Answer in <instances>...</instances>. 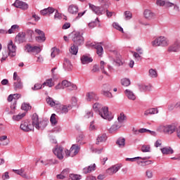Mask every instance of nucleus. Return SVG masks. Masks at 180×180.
I'll list each match as a JSON object with an SVG mask.
<instances>
[{"label":"nucleus","mask_w":180,"mask_h":180,"mask_svg":"<svg viewBox=\"0 0 180 180\" xmlns=\"http://www.w3.org/2000/svg\"><path fill=\"white\" fill-rule=\"evenodd\" d=\"M46 103L51 108H59L58 112L60 113L67 115L70 110L72 109V105H60L59 101H54V99L49 97L46 98Z\"/></svg>","instance_id":"1"},{"label":"nucleus","mask_w":180,"mask_h":180,"mask_svg":"<svg viewBox=\"0 0 180 180\" xmlns=\"http://www.w3.org/2000/svg\"><path fill=\"white\" fill-rule=\"evenodd\" d=\"M32 126L33 127H35L37 130H44L45 127H47L49 123V122L44 120L39 121V115L36 113L32 115Z\"/></svg>","instance_id":"2"},{"label":"nucleus","mask_w":180,"mask_h":180,"mask_svg":"<svg viewBox=\"0 0 180 180\" xmlns=\"http://www.w3.org/2000/svg\"><path fill=\"white\" fill-rule=\"evenodd\" d=\"M8 51H4L3 52V57L1 58V62L5 61L6 58H8V56H10V57H15L16 56V46L13 44V41H10V42L8 44Z\"/></svg>","instance_id":"3"},{"label":"nucleus","mask_w":180,"mask_h":180,"mask_svg":"<svg viewBox=\"0 0 180 180\" xmlns=\"http://www.w3.org/2000/svg\"><path fill=\"white\" fill-rule=\"evenodd\" d=\"M152 46L153 47H167L169 46V40L165 37H159L152 41Z\"/></svg>","instance_id":"4"},{"label":"nucleus","mask_w":180,"mask_h":180,"mask_svg":"<svg viewBox=\"0 0 180 180\" xmlns=\"http://www.w3.org/2000/svg\"><path fill=\"white\" fill-rule=\"evenodd\" d=\"M99 116L105 120H113V114L112 112H109V108L106 106H103L101 109L98 112Z\"/></svg>","instance_id":"5"},{"label":"nucleus","mask_w":180,"mask_h":180,"mask_svg":"<svg viewBox=\"0 0 180 180\" xmlns=\"http://www.w3.org/2000/svg\"><path fill=\"white\" fill-rule=\"evenodd\" d=\"M72 40L76 46H81L82 44H84V37H82V34L79 32H73Z\"/></svg>","instance_id":"6"},{"label":"nucleus","mask_w":180,"mask_h":180,"mask_svg":"<svg viewBox=\"0 0 180 180\" xmlns=\"http://www.w3.org/2000/svg\"><path fill=\"white\" fill-rule=\"evenodd\" d=\"M79 146L74 144L70 148V150H65V153L67 157H75L78 153H79Z\"/></svg>","instance_id":"7"},{"label":"nucleus","mask_w":180,"mask_h":180,"mask_svg":"<svg viewBox=\"0 0 180 180\" xmlns=\"http://www.w3.org/2000/svg\"><path fill=\"white\" fill-rule=\"evenodd\" d=\"M132 133L135 136H139L140 134H143V133H148L149 134H151V136H157V133L155 131L147 129L146 128H141L139 129L133 128Z\"/></svg>","instance_id":"8"},{"label":"nucleus","mask_w":180,"mask_h":180,"mask_svg":"<svg viewBox=\"0 0 180 180\" xmlns=\"http://www.w3.org/2000/svg\"><path fill=\"white\" fill-rule=\"evenodd\" d=\"M160 130L165 134H172L176 130V127L174 124L161 126Z\"/></svg>","instance_id":"9"},{"label":"nucleus","mask_w":180,"mask_h":180,"mask_svg":"<svg viewBox=\"0 0 180 180\" xmlns=\"http://www.w3.org/2000/svg\"><path fill=\"white\" fill-rule=\"evenodd\" d=\"M86 46V47H94L96 49L98 56H101L103 53V47L99 44L87 42Z\"/></svg>","instance_id":"10"},{"label":"nucleus","mask_w":180,"mask_h":180,"mask_svg":"<svg viewBox=\"0 0 180 180\" xmlns=\"http://www.w3.org/2000/svg\"><path fill=\"white\" fill-rule=\"evenodd\" d=\"M53 153L55 155H56L58 160H63V158H64V153H65V150H64V148L62 146H56L53 150Z\"/></svg>","instance_id":"11"},{"label":"nucleus","mask_w":180,"mask_h":180,"mask_svg":"<svg viewBox=\"0 0 180 180\" xmlns=\"http://www.w3.org/2000/svg\"><path fill=\"white\" fill-rule=\"evenodd\" d=\"M180 49V41L179 39H176L173 44L170 45L167 48L168 53H177Z\"/></svg>","instance_id":"12"},{"label":"nucleus","mask_w":180,"mask_h":180,"mask_svg":"<svg viewBox=\"0 0 180 180\" xmlns=\"http://www.w3.org/2000/svg\"><path fill=\"white\" fill-rule=\"evenodd\" d=\"M89 9L96 13V15L101 16V15H103V13H105V10L102 7L96 6L94 4H91V3L89 4Z\"/></svg>","instance_id":"13"},{"label":"nucleus","mask_w":180,"mask_h":180,"mask_svg":"<svg viewBox=\"0 0 180 180\" xmlns=\"http://www.w3.org/2000/svg\"><path fill=\"white\" fill-rule=\"evenodd\" d=\"M35 33H37V34H39V36L35 37L36 41H37L38 43H44V41H46V34H44V32L39 29H36Z\"/></svg>","instance_id":"14"},{"label":"nucleus","mask_w":180,"mask_h":180,"mask_svg":"<svg viewBox=\"0 0 180 180\" xmlns=\"http://www.w3.org/2000/svg\"><path fill=\"white\" fill-rule=\"evenodd\" d=\"M13 5L15 8H18L19 9H22V11H27V9H29V4H27V3L25 1H22L20 0H15Z\"/></svg>","instance_id":"15"},{"label":"nucleus","mask_w":180,"mask_h":180,"mask_svg":"<svg viewBox=\"0 0 180 180\" xmlns=\"http://www.w3.org/2000/svg\"><path fill=\"white\" fill-rule=\"evenodd\" d=\"M143 15L147 20H153V19H155L156 16L155 13L153 12L150 9L144 10Z\"/></svg>","instance_id":"16"},{"label":"nucleus","mask_w":180,"mask_h":180,"mask_svg":"<svg viewBox=\"0 0 180 180\" xmlns=\"http://www.w3.org/2000/svg\"><path fill=\"white\" fill-rule=\"evenodd\" d=\"M120 168H122V165H115L106 170V174L108 175H114Z\"/></svg>","instance_id":"17"},{"label":"nucleus","mask_w":180,"mask_h":180,"mask_svg":"<svg viewBox=\"0 0 180 180\" xmlns=\"http://www.w3.org/2000/svg\"><path fill=\"white\" fill-rule=\"evenodd\" d=\"M33 127V124H29L27 121L22 122L20 124V129L23 131H32Z\"/></svg>","instance_id":"18"},{"label":"nucleus","mask_w":180,"mask_h":180,"mask_svg":"<svg viewBox=\"0 0 180 180\" xmlns=\"http://www.w3.org/2000/svg\"><path fill=\"white\" fill-rule=\"evenodd\" d=\"M54 12H56V8L53 7H49L47 8L41 10L40 14L42 15V16H50V15H52V13H54Z\"/></svg>","instance_id":"19"},{"label":"nucleus","mask_w":180,"mask_h":180,"mask_svg":"<svg viewBox=\"0 0 180 180\" xmlns=\"http://www.w3.org/2000/svg\"><path fill=\"white\" fill-rule=\"evenodd\" d=\"M15 41L18 44L25 43L26 41V34L25 32H20L15 37Z\"/></svg>","instance_id":"20"},{"label":"nucleus","mask_w":180,"mask_h":180,"mask_svg":"<svg viewBox=\"0 0 180 180\" xmlns=\"http://www.w3.org/2000/svg\"><path fill=\"white\" fill-rule=\"evenodd\" d=\"M15 174L18 175H20L22 178H25V179H33L32 176H27V174L25 172V169L22 168L20 169H16L13 170Z\"/></svg>","instance_id":"21"},{"label":"nucleus","mask_w":180,"mask_h":180,"mask_svg":"<svg viewBox=\"0 0 180 180\" xmlns=\"http://www.w3.org/2000/svg\"><path fill=\"white\" fill-rule=\"evenodd\" d=\"M86 100L89 101V102H91V101H98L99 100V97L94 91H90V92L86 93Z\"/></svg>","instance_id":"22"},{"label":"nucleus","mask_w":180,"mask_h":180,"mask_svg":"<svg viewBox=\"0 0 180 180\" xmlns=\"http://www.w3.org/2000/svg\"><path fill=\"white\" fill-rule=\"evenodd\" d=\"M80 61L82 64H89V63H92L94 61V59L89 56V55H83L80 58Z\"/></svg>","instance_id":"23"},{"label":"nucleus","mask_w":180,"mask_h":180,"mask_svg":"<svg viewBox=\"0 0 180 180\" xmlns=\"http://www.w3.org/2000/svg\"><path fill=\"white\" fill-rule=\"evenodd\" d=\"M78 6L75 4L70 5L68 8V12H69V13H70L71 15H77V13H78Z\"/></svg>","instance_id":"24"},{"label":"nucleus","mask_w":180,"mask_h":180,"mask_svg":"<svg viewBox=\"0 0 180 180\" xmlns=\"http://www.w3.org/2000/svg\"><path fill=\"white\" fill-rule=\"evenodd\" d=\"M108 139V136H106V134H99L96 141V144L99 145L101 143H105Z\"/></svg>","instance_id":"25"},{"label":"nucleus","mask_w":180,"mask_h":180,"mask_svg":"<svg viewBox=\"0 0 180 180\" xmlns=\"http://www.w3.org/2000/svg\"><path fill=\"white\" fill-rule=\"evenodd\" d=\"M63 68L65 71H72V64L68 59H65L63 62Z\"/></svg>","instance_id":"26"},{"label":"nucleus","mask_w":180,"mask_h":180,"mask_svg":"<svg viewBox=\"0 0 180 180\" xmlns=\"http://www.w3.org/2000/svg\"><path fill=\"white\" fill-rule=\"evenodd\" d=\"M160 150L162 152V154H163L164 155H168L169 154H174V149H172V148H171L169 146L161 148Z\"/></svg>","instance_id":"27"},{"label":"nucleus","mask_w":180,"mask_h":180,"mask_svg":"<svg viewBox=\"0 0 180 180\" xmlns=\"http://www.w3.org/2000/svg\"><path fill=\"white\" fill-rule=\"evenodd\" d=\"M9 144V139L8 136L3 135L0 136V146H8Z\"/></svg>","instance_id":"28"},{"label":"nucleus","mask_w":180,"mask_h":180,"mask_svg":"<svg viewBox=\"0 0 180 180\" xmlns=\"http://www.w3.org/2000/svg\"><path fill=\"white\" fill-rule=\"evenodd\" d=\"M19 30H20V27L15 24L11 26V27L8 30V33H9V34H12V33H18Z\"/></svg>","instance_id":"29"},{"label":"nucleus","mask_w":180,"mask_h":180,"mask_svg":"<svg viewBox=\"0 0 180 180\" xmlns=\"http://www.w3.org/2000/svg\"><path fill=\"white\" fill-rule=\"evenodd\" d=\"M125 94L127 96L128 99H130L131 101H136V95L133 91L126 89L125 90Z\"/></svg>","instance_id":"30"},{"label":"nucleus","mask_w":180,"mask_h":180,"mask_svg":"<svg viewBox=\"0 0 180 180\" xmlns=\"http://www.w3.org/2000/svg\"><path fill=\"white\" fill-rule=\"evenodd\" d=\"M145 178L146 179H153L154 178V171L151 169H148L145 172Z\"/></svg>","instance_id":"31"},{"label":"nucleus","mask_w":180,"mask_h":180,"mask_svg":"<svg viewBox=\"0 0 180 180\" xmlns=\"http://www.w3.org/2000/svg\"><path fill=\"white\" fill-rule=\"evenodd\" d=\"M122 127V125H120L117 123L114 124L111 126V127L108 129L109 133H115V131H117L119 129Z\"/></svg>","instance_id":"32"},{"label":"nucleus","mask_w":180,"mask_h":180,"mask_svg":"<svg viewBox=\"0 0 180 180\" xmlns=\"http://www.w3.org/2000/svg\"><path fill=\"white\" fill-rule=\"evenodd\" d=\"M43 88L44 86H49V88H52V86H54V82H53V79H46L43 84H42Z\"/></svg>","instance_id":"33"},{"label":"nucleus","mask_w":180,"mask_h":180,"mask_svg":"<svg viewBox=\"0 0 180 180\" xmlns=\"http://www.w3.org/2000/svg\"><path fill=\"white\" fill-rule=\"evenodd\" d=\"M96 165L95 164L89 166L88 167H85L83 169L84 174H89V172H92V171H95Z\"/></svg>","instance_id":"34"},{"label":"nucleus","mask_w":180,"mask_h":180,"mask_svg":"<svg viewBox=\"0 0 180 180\" xmlns=\"http://www.w3.org/2000/svg\"><path fill=\"white\" fill-rule=\"evenodd\" d=\"M157 113H158V109L150 108L145 111L144 115L145 116H148V115H157Z\"/></svg>","instance_id":"35"},{"label":"nucleus","mask_w":180,"mask_h":180,"mask_svg":"<svg viewBox=\"0 0 180 180\" xmlns=\"http://www.w3.org/2000/svg\"><path fill=\"white\" fill-rule=\"evenodd\" d=\"M13 87L15 91H18V89H22V88H23V84L22 83V80L15 82L13 83Z\"/></svg>","instance_id":"36"},{"label":"nucleus","mask_w":180,"mask_h":180,"mask_svg":"<svg viewBox=\"0 0 180 180\" xmlns=\"http://www.w3.org/2000/svg\"><path fill=\"white\" fill-rule=\"evenodd\" d=\"M105 67H106V63H105L103 60H101L100 62V69L101 70L103 74H105L108 77H110L109 73L105 70Z\"/></svg>","instance_id":"37"},{"label":"nucleus","mask_w":180,"mask_h":180,"mask_svg":"<svg viewBox=\"0 0 180 180\" xmlns=\"http://www.w3.org/2000/svg\"><path fill=\"white\" fill-rule=\"evenodd\" d=\"M141 150L142 153H151V146L144 144L141 146Z\"/></svg>","instance_id":"38"},{"label":"nucleus","mask_w":180,"mask_h":180,"mask_svg":"<svg viewBox=\"0 0 180 180\" xmlns=\"http://www.w3.org/2000/svg\"><path fill=\"white\" fill-rule=\"evenodd\" d=\"M70 54H72L73 56H77L78 53V45L73 44L70 49Z\"/></svg>","instance_id":"39"},{"label":"nucleus","mask_w":180,"mask_h":180,"mask_svg":"<svg viewBox=\"0 0 180 180\" xmlns=\"http://www.w3.org/2000/svg\"><path fill=\"white\" fill-rule=\"evenodd\" d=\"M149 77L150 78H157L158 77V72L155 69H150L148 71Z\"/></svg>","instance_id":"40"},{"label":"nucleus","mask_w":180,"mask_h":180,"mask_svg":"<svg viewBox=\"0 0 180 180\" xmlns=\"http://www.w3.org/2000/svg\"><path fill=\"white\" fill-rule=\"evenodd\" d=\"M150 157H144V158L136 157V158H127L125 159V161H131V162H134L136 160H150Z\"/></svg>","instance_id":"41"},{"label":"nucleus","mask_w":180,"mask_h":180,"mask_svg":"<svg viewBox=\"0 0 180 180\" xmlns=\"http://www.w3.org/2000/svg\"><path fill=\"white\" fill-rule=\"evenodd\" d=\"M124 16L125 20H130V19L133 18V14L131 13V11H126L124 12Z\"/></svg>","instance_id":"42"},{"label":"nucleus","mask_w":180,"mask_h":180,"mask_svg":"<svg viewBox=\"0 0 180 180\" xmlns=\"http://www.w3.org/2000/svg\"><path fill=\"white\" fill-rule=\"evenodd\" d=\"M125 141H126V139H124V138H119L117 140L116 143L117 144V146H119V147L122 148L124 146Z\"/></svg>","instance_id":"43"},{"label":"nucleus","mask_w":180,"mask_h":180,"mask_svg":"<svg viewBox=\"0 0 180 180\" xmlns=\"http://www.w3.org/2000/svg\"><path fill=\"white\" fill-rule=\"evenodd\" d=\"M102 108H103V106H102V104H101L99 103H95L93 105V109L95 112H99V110H101L102 109Z\"/></svg>","instance_id":"44"},{"label":"nucleus","mask_w":180,"mask_h":180,"mask_svg":"<svg viewBox=\"0 0 180 180\" xmlns=\"http://www.w3.org/2000/svg\"><path fill=\"white\" fill-rule=\"evenodd\" d=\"M25 116H26L25 113H22V114L20 113L17 115H13V120H15L16 122H18V120L23 119V117H25Z\"/></svg>","instance_id":"45"},{"label":"nucleus","mask_w":180,"mask_h":180,"mask_svg":"<svg viewBox=\"0 0 180 180\" xmlns=\"http://www.w3.org/2000/svg\"><path fill=\"white\" fill-rule=\"evenodd\" d=\"M130 84H131L130 79L123 78L121 79V84L123 86H129V85H130Z\"/></svg>","instance_id":"46"},{"label":"nucleus","mask_w":180,"mask_h":180,"mask_svg":"<svg viewBox=\"0 0 180 180\" xmlns=\"http://www.w3.org/2000/svg\"><path fill=\"white\" fill-rule=\"evenodd\" d=\"M126 119L127 117L123 112H121L117 117V120L120 123H123L126 120Z\"/></svg>","instance_id":"47"},{"label":"nucleus","mask_w":180,"mask_h":180,"mask_svg":"<svg viewBox=\"0 0 180 180\" xmlns=\"http://www.w3.org/2000/svg\"><path fill=\"white\" fill-rule=\"evenodd\" d=\"M41 51V47L37 46H32V51L31 53L32 54H39Z\"/></svg>","instance_id":"48"},{"label":"nucleus","mask_w":180,"mask_h":180,"mask_svg":"<svg viewBox=\"0 0 180 180\" xmlns=\"http://www.w3.org/2000/svg\"><path fill=\"white\" fill-rule=\"evenodd\" d=\"M82 178L81 175L78 174H70L69 176V180H80Z\"/></svg>","instance_id":"49"},{"label":"nucleus","mask_w":180,"mask_h":180,"mask_svg":"<svg viewBox=\"0 0 180 180\" xmlns=\"http://www.w3.org/2000/svg\"><path fill=\"white\" fill-rule=\"evenodd\" d=\"M101 94L102 95H103V96H105L106 98H113V96L112 95V93H110V91L102 90Z\"/></svg>","instance_id":"50"},{"label":"nucleus","mask_w":180,"mask_h":180,"mask_svg":"<svg viewBox=\"0 0 180 180\" xmlns=\"http://www.w3.org/2000/svg\"><path fill=\"white\" fill-rule=\"evenodd\" d=\"M67 89L68 91H77L78 87L77 86V84H74L73 83L70 82Z\"/></svg>","instance_id":"51"},{"label":"nucleus","mask_w":180,"mask_h":180,"mask_svg":"<svg viewBox=\"0 0 180 180\" xmlns=\"http://www.w3.org/2000/svg\"><path fill=\"white\" fill-rule=\"evenodd\" d=\"M133 57H134L136 61H141L142 59L141 55L136 51H132Z\"/></svg>","instance_id":"52"},{"label":"nucleus","mask_w":180,"mask_h":180,"mask_svg":"<svg viewBox=\"0 0 180 180\" xmlns=\"http://www.w3.org/2000/svg\"><path fill=\"white\" fill-rule=\"evenodd\" d=\"M24 50L27 53H32L33 50V46H31L30 44H27L25 46Z\"/></svg>","instance_id":"53"},{"label":"nucleus","mask_w":180,"mask_h":180,"mask_svg":"<svg viewBox=\"0 0 180 180\" xmlns=\"http://www.w3.org/2000/svg\"><path fill=\"white\" fill-rule=\"evenodd\" d=\"M55 15H54V20H60L61 19H63V15H61V13H58V11L55 10Z\"/></svg>","instance_id":"54"},{"label":"nucleus","mask_w":180,"mask_h":180,"mask_svg":"<svg viewBox=\"0 0 180 180\" xmlns=\"http://www.w3.org/2000/svg\"><path fill=\"white\" fill-rule=\"evenodd\" d=\"M21 109L22 110H30V109H32V107L30 106V104L24 103L22 104Z\"/></svg>","instance_id":"55"},{"label":"nucleus","mask_w":180,"mask_h":180,"mask_svg":"<svg viewBox=\"0 0 180 180\" xmlns=\"http://www.w3.org/2000/svg\"><path fill=\"white\" fill-rule=\"evenodd\" d=\"M77 143H78L79 144H85V142H84L83 134H80L78 136V137L77 138Z\"/></svg>","instance_id":"56"},{"label":"nucleus","mask_w":180,"mask_h":180,"mask_svg":"<svg viewBox=\"0 0 180 180\" xmlns=\"http://www.w3.org/2000/svg\"><path fill=\"white\" fill-rule=\"evenodd\" d=\"M11 111L8 113L9 115H13L15 113V109H16V101H13V103L11 105Z\"/></svg>","instance_id":"57"},{"label":"nucleus","mask_w":180,"mask_h":180,"mask_svg":"<svg viewBox=\"0 0 180 180\" xmlns=\"http://www.w3.org/2000/svg\"><path fill=\"white\" fill-rule=\"evenodd\" d=\"M57 54H58V49L57 48H52L51 57L52 58H54V57H56V56H57Z\"/></svg>","instance_id":"58"},{"label":"nucleus","mask_w":180,"mask_h":180,"mask_svg":"<svg viewBox=\"0 0 180 180\" xmlns=\"http://www.w3.org/2000/svg\"><path fill=\"white\" fill-rule=\"evenodd\" d=\"M41 164H43V165H51V164H54V162H53L52 160H41Z\"/></svg>","instance_id":"59"},{"label":"nucleus","mask_w":180,"mask_h":180,"mask_svg":"<svg viewBox=\"0 0 180 180\" xmlns=\"http://www.w3.org/2000/svg\"><path fill=\"white\" fill-rule=\"evenodd\" d=\"M41 88H43V84L37 83L34 85V86L32 88V91H39V89H41Z\"/></svg>","instance_id":"60"},{"label":"nucleus","mask_w":180,"mask_h":180,"mask_svg":"<svg viewBox=\"0 0 180 180\" xmlns=\"http://www.w3.org/2000/svg\"><path fill=\"white\" fill-rule=\"evenodd\" d=\"M56 114H52L51 116L50 122L52 124H57V119L56 118Z\"/></svg>","instance_id":"61"},{"label":"nucleus","mask_w":180,"mask_h":180,"mask_svg":"<svg viewBox=\"0 0 180 180\" xmlns=\"http://www.w3.org/2000/svg\"><path fill=\"white\" fill-rule=\"evenodd\" d=\"M112 27H114V29H116L117 30H119L120 32H122L123 33V28L122 27V26L119 25V24L113 23Z\"/></svg>","instance_id":"62"},{"label":"nucleus","mask_w":180,"mask_h":180,"mask_svg":"<svg viewBox=\"0 0 180 180\" xmlns=\"http://www.w3.org/2000/svg\"><path fill=\"white\" fill-rule=\"evenodd\" d=\"M70 82H68V80H63L62 81V84H63V89H65V88L68 89Z\"/></svg>","instance_id":"63"},{"label":"nucleus","mask_w":180,"mask_h":180,"mask_svg":"<svg viewBox=\"0 0 180 180\" xmlns=\"http://www.w3.org/2000/svg\"><path fill=\"white\" fill-rule=\"evenodd\" d=\"M156 5L158 6H165V0H156Z\"/></svg>","instance_id":"64"}]
</instances>
